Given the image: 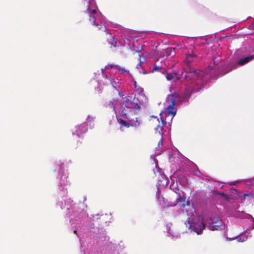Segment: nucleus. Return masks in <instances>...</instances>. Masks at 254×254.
<instances>
[{"label": "nucleus", "mask_w": 254, "mask_h": 254, "mask_svg": "<svg viewBox=\"0 0 254 254\" xmlns=\"http://www.w3.org/2000/svg\"><path fill=\"white\" fill-rule=\"evenodd\" d=\"M180 98V94L175 93L169 95L167 97V101L170 102V104L167 107L166 110L160 112L159 115L161 122L159 119L156 117L152 116L151 117L150 121L154 123L157 125V127H155V129L159 133L162 132L163 127L167 124H171L173 118L176 115L177 109L175 107L176 100Z\"/></svg>", "instance_id": "nucleus-1"}, {"label": "nucleus", "mask_w": 254, "mask_h": 254, "mask_svg": "<svg viewBox=\"0 0 254 254\" xmlns=\"http://www.w3.org/2000/svg\"><path fill=\"white\" fill-rule=\"evenodd\" d=\"M116 66L118 68V69L119 70L122 71L123 72H127V70L125 69V68H122L121 67V66L119 65H116Z\"/></svg>", "instance_id": "nucleus-22"}, {"label": "nucleus", "mask_w": 254, "mask_h": 254, "mask_svg": "<svg viewBox=\"0 0 254 254\" xmlns=\"http://www.w3.org/2000/svg\"><path fill=\"white\" fill-rule=\"evenodd\" d=\"M238 182V181H236L235 182H233V183H230L229 184L230 185H235L236 183H237Z\"/></svg>", "instance_id": "nucleus-27"}, {"label": "nucleus", "mask_w": 254, "mask_h": 254, "mask_svg": "<svg viewBox=\"0 0 254 254\" xmlns=\"http://www.w3.org/2000/svg\"><path fill=\"white\" fill-rule=\"evenodd\" d=\"M89 21L91 22V23L92 25L96 26L97 27V29L99 30H103V31H106V26L104 25H99L97 24L95 22V18L94 15H91L89 14Z\"/></svg>", "instance_id": "nucleus-10"}, {"label": "nucleus", "mask_w": 254, "mask_h": 254, "mask_svg": "<svg viewBox=\"0 0 254 254\" xmlns=\"http://www.w3.org/2000/svg\"><path fill=\"white\" fill-rule=\"evenodd\" d=\"M166 77L168 80H171L173 79L174 76L172 74L169 73H167L166 74Z\"/></svg>", "instance_id": "nucleus-20"}, {"label": "nucleus", "mask_w": 254, "mask_h": 254, "mask_svg": "<svg viewBox=\"0 0 254 254\" xmlns=\"http://www.w3.org/2000/svg\"><path fill=\"white\" fill-rule=\"evenodd\" d=\"M163 146V138L162 137L160 139L158 143V147L160 148Z\"/></svg>", "instance_id": "nucleus-21"}, {"label": "nucleus", "mask_w": 254, "mask_h": 254, "mask_svg": "<svg viewBox=\"0 0 254 254\" xmlns=\"http://www.w3.org/2000/svg\"><path fill=\"white\" fill-rule=\"evenodd\" d=\"M177 194L178 197H177L174 204V206H188L190 204V202L189 200H186V197L184 195H181L180 193V190L178 189H176L175 191Z\"/></svg>", "instance_id": "nucleus-7"}, {"label": "nucleus", "mask_w": 254, "mask_h": 254, "mask_svg": "<svg viewBox=\"0 0 254 254\" xmlns=\"http://www.w3.org/2000/svg\"><path fill=\"white\" fill-rule=\"evenodd\" d=\"M159 201L161 202V201L164 202V204H166V202H165V198L163 197H159L158 198Z\"/></svg>", "instance_id": "nucleus-23"}, {"label": "nucleus", "mask_w": 254, "mask_h": 254, "mask_svg": "<svg viewBox=\"0 0 254 254\" xmlns=\"http://www.w3.org/2000/svg\"><path fill=\"white\" fill-rule=\"evenodd\" d=\"M250 196V194H247V193H245L244 194V199H246V197H249Z\"/></svg>", "instance_id": "nucleus-26"}, {"label": "nucleus", "mask_w": 254, "mask_h": 254, "mask_svg": "<svg viewBox=\"0 0 254 254\" xmlns=\"http://www.w3.org/2000/svg\"><path fill=\"white\" fill-rule=\"evenodd\" d=\"M175 49L169 47L165 49H163L161 52L160 56L162 57L174 56L175 55Z\"/></svg>", "instance_id": "nucleus-11"}, {"label": "nucleus", "mask_w": 254, "mask_h": 254, "mask_svg": "<svg viewBox=\"0 0 254 254\" xmlns=\"http://www.w3.org/2000/svg\"><path fill=\"white\" fill-rule=\"evenodd\" d=\"M221 192H220L219 191H215V194L220 195Z\"/></svg>", "instance_id": "nucleus-28"}, {"label": "nucleus", "mask_w": 254, "mask_h": 254, "mask_svg": "<svg viewBox=\"0 0 254 254\" xmlns=\"http://www.w3.org/2000/svg\"><path fill=\"white\" fill-rule=\"evenodd\" d=\"M238 241L240 242H244L247 239V236L245 235H242L237 238Z\"/></svg>", "instance_id": "nucleus-17"}, {"label": "nucleus", "mask_w": 254, "mask_h": 254, "mask_svg": "<svg viewBox=\"0 0 254 254\" xmlns=\"http://www.w3.org/2000/svg\"><path fill=\"white\" fill-rule=\"evenodd\" d=\"M68 183V182L67 181V180H65V183H64V184H67Z\"/></svg>", "instance_id": "nucleus-32"}, {"label": "nucleus", "mask_w": 254, "mask_h": 254, "mask_svg": "<svg viewBox=\"0 0 254 254\" xmlns=\"http://www.w3.org/2000/svg\"><path fill=\"white\" fill-rule=\"evenodd\" d=\"M87 130V125L85 123H83L76 126L75 131L73 133V134H76L79 137L80 135L86 132Z\"/></svg>", "instance_id": "nucleus-8"}, {"label": "nucleus", "mask_w": 254, "mask_h": 254, "mask_svg": "<svg viewBox=\"0 0 254 254\" xmlns=\"http://www.w3.org/2000/svg\"><path fill=\"white\" fill-rule=\"evenodd\" d=\"M253 59H254V56H250L249 57H245L244 58L240 59L238 62V64L239 65H243L248 63L249 62L253 60Z\"/></svg>", "instance_id": "nucleus-13"}, {"label": "nucleus", "mask_w": 254, "mask_h": 254, "mask_svg": "<svg viewBox=\"0 0 254 254\" xmlns=\"http://www.w3.org/2000/svg\"><path fill=\"white\" fill-rule=\"evenodd\" d=\"M117 100L116 99H113L110 101L109 105L114 109V110H115V106L117 104Z\"/></svg>", "instance_id": "nucleus-18"}, {"label": "nucleus", "mask_w": 254, "mask_h": 254, "mask_svg": "<svg viewBox=\"0 0 254 254\" xmlns=\"http://www.w3.org/2000/svg\"><path fill=\"white\" fill-rule=\"evenodd\" d=\"M209 67V68H211V69H212V67H211V66H209V67Z\"/></svg>", "instance_id": "nucleus-33"}, {"label": "nucleus", "mask_w": 254, "mask_h": 254, "mask_svg": "<svg viewBox=\"0 0 254 254\" xmlns=\"http://www.w3.org/2000/svg\"><path fill=\"white\" fill-rule=\"evenodd\" d=\"M73 233H74V234H75L76 235H77V231H76V230H74V231H73Z\"/></svg>", "instance_id": "nucleus-30"}, {"label": "nucleus", "mask_w": 254, "mask_h": 254, "mask_svg": "<svg viewBox=\"0 0 254 254\" xmlns=\"http://www.w3.org/2000/svg\"><path fill=\"white\" fill-rule=\"evenodd\" d=\"M90 1H89L88 2V5H87V6H88V8L87 9V10L85 11L86 13L90 14V15H94L97 13V11L95 9H92V10H90Z\"/></svg>", "instance_id": "nucleus-15"}, {"label": "nucleus", "mask_w": 254, "mask_h": 254, "mask_svg": "<svg viewBox=\"0 0 254 254\" xmlns=\"http://www.w3.org/2000/svg\"><path fill=\"white\" fill-rule=\"evenodd\" d=\"M197 56L193 52L188 53L186 55V61L188 64L193 61L194 59H196Z\"/></svg>", "instance_id": "nucleus-14"}, {"label": "nucleus", "mask_w": 254, "mask_h": 254, "mask_svg": "<svg viewBox=\"0 0 254 254\" xmlns=\"http://www.w3.org/2000/svg\"><path fill=\"white\" fill-rule=\"evenodd\" d=\"M195 207H187L186 209V212L188 215V218L189 217L193 219L195 215H196Z\"/></svg>", "instance_id": "nucleus-12"}, {"label": "nucleus", "mask_w": 254, "mask_h": 254, "mask_svg": "<svg viewBox=\"0 0 254 254\" xmlns=\"http://www.w3.org/2000/svg\"><path fill=\"white\" fill-rule=\"evenodd\" d=\"M226 211L227 214L231 216L241 217L242 215L243 211L236 210L235 207H227Z\"/></svg>", "instance_id": "nucleus-9"}, {"label": "nucleus", "mask_w": 254, "mask_h": 254, "mask_svg": "<svg viewBox=\"0 0 254 254\" xmlns=\"http://www.w3.org/2000/svg\"><path fill=\"white\" fill-rule=\"evenodd\" d=\"M122 114L123 117L127 119V121H125L122 119H117L118 122L121 127H124L127 128L130 127L138 128L140 126V121L139 118L135 117L134 118H130L128 114L124 112V111L122 112Z\"/></svg>", "instance_id": "nucleus-4"}, {"label": "nucleus", "mask_w": 254, "mask_h": 254, "mask_svg": "<svg viewBox=\"0 0 254 254\" xmlns=\"http://www.w3.org/2000/svg\"><path fill=\"white\" fill-rule=\"evenodd\" d=\"M110 40L112 41H109V43L111 44V47H115L116 46V43H117L116 40L115 38L112 37L110 39Z\"/></svg>", "instance_id": "nucleus-19"}, {"label": "nucleus", "mask_w": 254, "mask_h": 254, "mask_svg": "<svg viewBox=\"0 0 254 254\" xmlns=\"http://www.w3.org/2000/svg\"><path fill=\"white\" fill-rule=\"evenodd\" d=\"M216 58L213 59V64H214L217 65L218 64V61L216 60Z\"/></svg>", "instance_id": "nucleus-25"}, {"label": "nucleus", "mask_w": 254, "mask_h": 254, "mask_svg": "<svg viewBox=\"0 0 254 254\" xmlns=\"http://www.w3.org/2000/svg\"><path fill=\"white\" fill-rule=\"evenodd\" d=\"M158 69H159V67L158 66H157L156 65H154L153 68V69H152V71H156Z\"/></svg>", "instance_id": "nucleus-24"}, {"label": "nucleus", "mask_w": 254, "mask_h": 254, "mask_svg": "<svg viewBox=\"0 0 254 254\" xmlns=\"http://www.w3.org/2000/svg\"><path fill=\"white\" fill-rule=\"evenodd\" d=\"M202 219L208 224V227L211 230L222 229L223 222L219 215L213 212L206 213V210L204 209L202 212Z\"/></svg>", "instance_id": "nucleus-3"}, {"label": "nucleus", "mask_w": 254, "mask_h": 254, "mask_svg": "<svg viewBox=\"0 0 254 254\" xmlns=\"http://www.w3.org/2000/svg\"><path fill=\"white\" fill-rule=\"evenodd\" d=\"M170 117H171V114H169V116L166 117L167 121H169Z\"/></svg>", "instance_id": "nucleus-29"}, {"label": "nucleus", "mask_w": 254, "mask_h": 254, "mask_svg": "<svg viewBox=\"0 0 254 254\" xmlns=\"http://www.w3.org/2000/svg\"><path fill=\"white\" fill-rule=\"evenodd\" d=\"M140 95L129 94L123 98V103L125 106L129 109H139L141 108V101L139 99Z\"/></svg>", "instance_id": "nucleus-5"}, {"label": "nucleus", "mask_w": 254, "mask_h": 254, "mask_svg": "<svg viewBox=\"0 0 254 254\" xmlns=\"http://www.w3.org/2000/svg\"><path fill=\"white\" fill-rule=\"evenodd\" d=\"M193 219L190 217L187 218V222L188 224L186 222L185 223L187 227H188L190 231H193L198 235L201 234L205 227L204 221L202 220V223L200 224L197 222H193Z\"/></svg>", "instance_id": "nucleus-6"}, {"label": "nucleus", "mask_w": 254, "mask_h": 254, "mask_svg": "<svg viewBox=\"0 0 254 254\" xmlns=\"http://www.w3.org/2000/svg\"><path fill=\"white\" fill-rule=\"evenodd\" d=\"M202 72L197 70L194 68H190L189 71L185 75V77L187 81L185 85L187 86L186 89L189 87L190 85H192L190 87L192 88L195 91H199L203 88V85L201 80L198 78L202 76Z\"/></svg>", "instance_id": "nucleus-2"}, {"label": "nucleus", "mask_w": 254, "mask_h": 254, "mask_svg": "<svg viewBox=\"0 0 254 254\" xmlns=\"http://www.w3.org/2000/svg\"><path fill=\"white\" fill-rule=\"evenodd\" d=\"M232 190H233V191H236V192H237V190H236V189H232Z\"/></svg>", "instance_id": "nucleus-31"}, {"label": "nucleus", "mask_w": 254, "mask_h": 254, "mask_svg": "<svg viewBox=\"0 0 254 254\" xmlns=\"http://www.w3.org/2000/svg\"><path fill=\"white\" fill-rule=\"evenodd\" d=\"M61 181H63V177H62L61 178Z\"/></svg>", "instance_id": "nucleus-34"}, {"label": "nucleus", "mask_w": 254, "mask_h": 254, "mask_svg": "<svg viewBox=\"0 0 254 254\" xmlns=\"http://www.w3.org/2000/svg\"><path fill=\"white\" fill-rule=\"evenodd\" d=\"M220 196H221L222 199L226 201H229V196L227 194H225V193L222 192Z\"/></svg>", "instance_id": "nucleus-16"}, {"label": "nucleus", "mask_w": 254, "mask_h": 254, "mask_svg": "<svg viewBox=\"0 0 254 254\" xmlns=\"http://www.w3.org/2000/svg\"><path fill=\"white\" fill-rule=\"evenodd\" d=\"M113 66H114V65H111V67H113Z\"/></svg>", "instance_id": "nucleus-35"}]
</instances>
